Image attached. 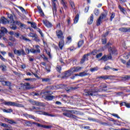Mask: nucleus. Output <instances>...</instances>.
<instances>
[{
  "label": "nucleus",
  "instance_id": "f257e3e1",
  "mask_svg": "<svg viewBox=\"0 0 130 130\" xmlns=\"http://www.w3.org/2000/svg\"><path fill=\"white\" fill-rule=\"evenodd\" d=\"M66 112L63 113V115L69 117V118H73L76 120L79 118L77 116L74 115L76 114L77 115H83V113L77 110H66Z\"/></svg>",
  "mask_w": 130,
  "mask_h": 130
},
{
  "label": "nucleus",
  "instance_id": "f03ea898",
  "mask_svg": "<svg viewBox=\"0 0 130 130\" xmlns=\"http://www.w3.org/2000/svg\"><path fill=\"white\" fill-rule=\"evenodd\" d=\"M5 105L7 106H16V107H23L22 104L16 103L15 102H5L3 103Z\"/></svg>",
  "mask_w": 130,
  "mask_h": 130
},
{
  "label": "nucleus",
  "instance_id": "7ed1b4c3",
  "mask_svg": "<svg viewBox=\"0 0 130 130\" xmlns=\"http://www.w3.org/2000/svg\"><path fill=\"white\" fill-rule=\"evenodd\" d=\"M14 54L17 55V56H21V55H26V52L24 51V49L17 50L15 49L13 50Z\"/></svg>",
  "mask_w": 130,
  "mask_h": 130
},
{
  "label": "nucleus",
  "instance_id": "20e7f679",
  "mask_svg": "<svg viewBox=\"0 0 130 130\" xmlns=\"http://www.w3.org/2000/svg\"><path fill=\"white\" fill-rule=\"evenodd\" d=\"M73 73L72 70L70 69V70L64 72L62 74V76L61 77V79H67L68 77H70L73 75Z\"/></svg>",
  "mask_w": 130,
  "mask_h": 130
},
{
  "label": "nucleus",
  "instance_id": "39448f33",
  "mask_svg": "<svg viewBox=\"0 0 130 130\" xmlns=\"http://www.w3.org/2000/svg\"><path fill=\"white\" fill-rule=\"evenodd\" d=\"M107 16V13L105 12L102 13V15L100 16L99 19L97 20V23L96 25L98 26H100V24H101V22H102V20L103 19H106V16Z\"/></svg>",
  "mask_w": 130,
  "mask_h": 130
},
{
  "label": "nucleus",
  "instance_id": "423d86ee",
  "mask_svg": "<svg viewBox=\"0 0 130 130\" xmlns=\"http://www.w3.org/2000/svg\"><path fill=\"white\" fill-rule=\"evenodd\" d=\"M56 35L58 39H64L62 31L58 29L56 31Z\"/></svg>",
  "mask_w": 130,
  "mask_h": 130
},
{
  "label": "nucleus",
  "instance_id": "0eeeda50",
  "mask_svg": "<svg viewBox=\"0 0 130 130\" xmlns=\"http://www.w3.org/2000/svg\"><path fill=\"white\" fill-rule=\"evenodd\" d=\"M83 95H84V96H89V97H91V96L96 95L95 94V92H94L92 89L89 90H85L83 93Z\"/></svg>",
  "mask_w": 130,
  "mask_h": 130
},
{
  "label": "nucleus",
  "instance_id": "6e6552de",
  "mask_svg": "<svg viewBox=\"0 0 130 130\" xmlns=\"http://www.w3.org/2000/svg\"><path fill=\"white\" fill-rule=\"evenodd\" d=\"M112 58V56L111 55V53L109 54L108 55H104L100 60H104V61H107L108 59H111Z\"/></svg>",
  "mask_w": 130,
  "mask_h": 130
},
{
  "label": "nucleus",
  "instance_id": "1a4fd4ad",
  "mask_svg": "<svg viewBox=\"0 0 130 130\" xmlns=\"http://www.w3.org/2000/svg\"><path fill=\"white\" fill-rule=\"evenodd\" d=\"M36 49L31 48L30 49V52L31 53H40V46L39 45H36L35 46Z\"/></svg>",
  "mask_w": 130,
  "mask_h": 130
},
{
  "label": "nucleus",
  "instance_id": "9d476101",
  "mask_svg": "<svg viewBox=\"0 0 130 130\" xmlns=\"http://www.w3.org/2000/svg\"><path fill=\"white\" fill-rule=\"evenodd\" d=\"M90 55H91V53L84 54L81 59L80 63H84L86 60H88L89 59L88 56H90Z\"/></svg>",
  "mask_w": 130,
  "mask_h": 130
},
{
  "label": "nucleus",
  "instance_id": "9b49d317",
  "mask_svg": "<svg viewBox=\"0 0 130 130\" xmlns=\"http://www.w3.org/2000/svg\"><path fill=\"white\" fill-rule=\"evenodd\" d=\"M53 3V15H56V12H57V8H56V3H57V0H52Z\"/></svg>",
  "mask_w": 130,
  "mask_h": 130
},
{
  "label": "nucleus",
  "instance_id": "f8f14e48",
  "mask_svg": "<svg viewBox=\"0 0 130 130\" xmlns=\"http://www.w3.org/2000/svg\"><path fill=\"white\" fill-rule=\"evenodd\" d=\"M34 112H35V113H38V114H40V115L43 114L44 115H47V116H53V115L50 114H48L46 112H43L42 111H41L40 110L39 111H34Z\"/></svg>",
  "mask_w": 130,
  "mask_h": 130
},
{
  "label": "nucleus",
  "instance_id": "ddd939ff",
  "mask_svg": "<svg viewBox=\"0 0 130 130\" xmlns=\"http://www.w3.org/2000/svg\"><path fill=\"white\" fill-rule=\"evenodd\" d=\"M43 23L45 24V26H46L48 28H51V27H52V23L48 21V20H43Z\"/></svg>",
  "mask_w": 130,
  "mask_h": 130
},
{
  "label": "nucleus",
  "instance_id": "4468645a",
  "mask_svg": "<svg viewBox=\"0 0 130 130\" xmlns=\"http://www.w3.org/2000/svg\"><path fill=\"white\" fill-rule=\"evenodd\" d=\"M113 76H108V75H105L102 76L98 77V79H102L103 80H109L110 79H112Z\"/></svg>",
  "mask_w": 130,
  "mask_h": 130
},
{
  "label": "nucleus",
  "instance_id": "2eb2a0df",
  "mask_svg": "<svg viewBox=\"0 0 130 130\" xmlns=\"http://www.w3.org/2000/svg\"><path fill=\"white\" fill-rule=\"evenodd\" d=\"M64 39H60L59 44L58 46L61 50H62V48H63V46H64V40H63Z\"/></svg>",
  "mask_w": 130,
  "mask_h": 130
},
{
  "label": "nucleus",
  "instance_id": "dca6fc26",
  "mask_svg": "<svg viewBox=\"0 0 130 130\" xmlns=\"http://www.w3.org/2000/svg\"><path fill=\"white\" fill-rule=\"evenodd\" d=\"M119 30L121 31V32H130V28L129 27H121L119 28Z\"/></svg>",
  "mask_w": 130,
  "mask_h": 130
},
{
  "label": "nucleus",
  "instance_id": "f3484780",
  "mask_svg": "<svg viewBox=\"0 0 130 130\" xmlns=\"http://www.w3.org/2000/svg\"><path fill=\"white\" fill-rule=\"evenodd\" d=\"M0 23L2 24H7V23H10V21L8 20L6 18L4 17H1L0 20Z\"/></svg>",
  "mask_w": 130,
  "mask_h": 130
},
{
  "label": "nucleus",
  "instance_id": "a211bd4d",
  "mask_svg": "<svg viewBox=\"0 0 130 130\" xmlns=\"http://www.w3.org/2000/svg\"><path fill=\"white\" fill-rule=\"evenodd\" d=\"M71 71H72L73 73H75V72H79L80 70H82V67H73L71 68Z\"/></svg>",
  "mask_w": 130,
  "mask_h": 130
},
{
  "label": "nucleus",
  "instance_id": "6ab92c4d",
  "mask_svg": "<svg viewBox=\"0 0 130 130\" xmlns=\"http://www.w3.org/2000/svg\"><path fill=\"white\" fill-rule=\"evenodd\" d=\"M109 51L110 53H112V54H115V53H116V49L115 48L110 47L109 49Z\"/></svg>",
  "mask_w": 130,
  "mask_h": 130
},
{
  "label": "nucleus",
  "instance_id": "aec40b11",
  "mask_svg": "<svg viewBox=\"0 0 130 130\" xmlns=\"http://www.w3.org/2000/svg\"><path fill=\"white\" fill-rule=\"evenodd\" d=\"M94 19V16L93 14H91L90 17V19L88 20L87 23L89 25H91L93 23V20Z\"/></svg>",
  "mask_w": 130,
  "mask_h": 130
},
{
  "label": "nucleus",
  "instance_id": "412c9836",
  "mask_svg": "<svg viewBox=\"0 0 130 130\" xmlns=\"http://www.w3.org/2000/svg\"><path fill=\"white\" fill-rule=\"evenodd\" d=\"M23 123H24V125H26V126H31V125H32L31 122L28 120H23Z\"/></svg>",
  "mask_w": 130,
  "mask_h": 130
},
{
  "label": "nucleus",
  "instance_id": "4be33fe9",
  "mask_svg": "<svg viewBox=\"0 0 130 130\" xmlns=\"http://www.w3.org/2000/svg\"><path fill=\"white\" fill-rule=\"evenodd\" d=\"M76 89H77V87H69L66 89V91L67 92H72L74 90H76Z\"/></svg>",
  "mask_w": 130,
  "mask_h": 130
},
{
  "label": "nucleus",
  "instance_id": "5701e85b",
  "mask_svg": "<svg viewBox=\"0 0 130 130\" xmlns=\"http://www.w3.org/2000/svg\"><path fill=\"white\" fill-rule=\"evenodd\" d=\"M61 4L63 6L64 9H67L68 6H67V3L66 2V0H61Z\"/></svg>",
  "mask_w": 130,
  "mask_h": 130
},
{
  "label": "nucleus",
  "instance_id": "b1692460",
  "mask_svg": "<svg viewBox=\"0 0 130 130\" xmlns=\"http://www.w3.org/2000/svg\"><path fill=\"white\" fill-rule=\"evenodd\" d=\"M5 121H6L7 122H8V123H10V124H13V123L15 124H17V122H15L13 120H9L8 119L6 118Z\"/></svg>",
  "mask_w": 130,
  "mask_h": 130
},
{
  "label": "nucleus",
  "instance_id": "393cba45",
  "mask_svg": "<svg viewBox=\"0 0 130 130\" xmlns=\"http://www.w3.org/2000/svg\"><path fill=\"white\" fill-rule=\"evenodd\" d=\"M37 8L39 10V13H40L41 16L43 17V16H44V13L43 12L42 9H41V7L40 6H38Z\"/></svg>",
  "mask_w": 130,
  "mask_h": 130
},
{
  "label": "nucleus",
  "instance_id": "a878e982",
  "mask_svg": "<svg viewBox=\"0 0 130 130\" xmlns=\"http://www.w3.org/2000/svg\"><path fill=\"white\" fill-rule=\"evenodd\" d=\"M36 106H41L42 107H44L45 105H44V104L43 103L39 102H36Z\"/></svg>",
  "mask_w": 130,
  "mask_h": 130
},
{
  "label": "nucleus",
  "instance_id": "bb28decb",
  "mask_svg": "<svg viewBox=\"0 0 130 130\" xmlns=\"http://www.w3.org/2000/svg\"><path fill=\"white\" fill-rule=\"evenodd\" d=\"M0 69H2L3 72H5V71H7V66L4 64H0Z\"/></svg>",
  "mask_w": 130,
  "mask_h": 130
},
{
  "label": "nucleus",
  "instance_id": "cd10ccee",
  "mask_svg": "<svg viewBox=\"0 0 130 130\" xmlns=\"http://www.w3.org/2000/svg\"><path fill=\"white\" fill-rule=\"evenodd\" d=\"M20 39H22V40H24L25 41H28V42H31V40L29 39H27L26 37H24L23 35H21L19 37Z\"/></svg>",
  "mask_w": 130,
  "mask_h": 130
},
{
  "label": "nucleus",
  "instance_id": "c85d7f7f",
  "mask_svg": "<svg viewBox=\"0 0 130 130\" xmlns=\"http://www.w3.org/2000/svg\"><path fill=\"white\" fill-rule=\"evenodd\" d=\"M23 86H24V87H26V89H32V88L30 86V84L29 83H24L23 84Z\"/></svg>",
  "mask_w": 130,
  "mask_h": 130
},
{
  "label": "nucleus",
  "instance_id": "c756f323",
  "mask_svg": "<svg viewBox=\"0 0 130 130\" xmlns=\"http://www.w3.org/2000/svg\"><path fill=\"white\" fill-rule=\"evenodd\" d=\"M8 17L9 18V19H10V20H11V21H12V22H13V23H15V21H14V17L13 16V15H12L11 14H9L7 13Z\"/></svg>",
  "mask_w": 130,
  "mask_h": 130
},
{
  "label": "nucleus",
  "instance_id": "7c9ffc66",
  "mask_svg": "<svg viewBox=\"0 0 130 130\" xmlns=\"http://www.w3.org/2000/svg\"><path fill=\"white\" fill-rule=\"evenodd\" d=\"M79 76L80 77H85V76H88V74L86 71L83 72H80L79 74Z\"/></svg>",
  "mask_w": 130,
  "mask_h": 130
},
{
  "label": "nucleus",
  "instance_id": "2f4dec72",
  "mask_svg": "<svg viewBox=\"0 0 130 130\" xmlns=\"http://www.w3.org/2000/svg\"><path fill=\"white\" fill-rule=\"evenodd\" d=\"M98 70H99V68H98V67H95L93 68H90L89 71H90L91 73H93V72H96L98 71Z\"/></svg>",
  "mask_w": 130,
  "mask_h": 130
},
{
  "label": "nucleus",
  "instance_id": "473e14b6",
  "mask_svg": "<svg viewBox=\"0 0 130 130\" xmlns=\"http://www.w3.org/2000/svg\"><path fill=\"white\" fill-rule=\"evenodd\" d=\"M10 28L11 29H12V30H16V29H17V26H16V25H15V24L12 23L10 25Z\"/></svg>",
  "mask_w": 130,
  "mask_h": 130
},
{
  "label": "nucleus",
  "instance_id": "72a5a7b5",
  "mask_svg": "<svg viewBox=\"0 0 130 130\" xmlns=\"http://www.w3.org/2000/svg\"><path fill=\"white\" fill-rule=\"evenodd\" d=\"M15 22L16 23L17 25H18V26H20V27H24L25 26V24H22L20 21H16Z\"/></svg>",
  "mask_w": 130,
  "mask_h": 130
},
{
  "label": "nucleus",
  "instance_id": "f704fd0d",
  "mask_svg": "<svg viewBox=\"0 0 130 130\" xmlns=\"http://www.w3.org/2000/svg\"><path fill=\"white\" fill-rule=\"evenodd\" d=\"M69 3L70 4V6H71V7L73 9V10H75V3H74V2L72 1H69Z\"/></svg>",
  "mask_w": 130,
  "mask_h": 130
},
{
  "label": "nucleus",
  "instance_id": "c9c22d12",
  "mask_svg": "<svg viewBox=\"0 0 130 130\" xmlns=\"http://www.w3.org/2000/svg\"><path fill=\"white\" fill-rule=\"evenodd\" d=\"M118 8L121 11V12H122V13H123L124 14H125V10H124V8H122L120 5L118 6Z\"/></svg>",
  "mask_w": 130,
  "mask_h": 130
},
{
  "label": "nucleus",
  "instance_id": "e433bc0d",
  "mask_svg": "<svg viewBox=\"0 0 130 130\" xmlns=\"http://www.w3.org/2000/svg\"><path fill=\"white\" fill-rule=\"evenodd\" d=\"M5 86H8V87H12V83L10 81H5Z\"/></svg>",
  "mask_w": 130,
  "mask_h": 130
},
{
  "label": "nucleus",
  "instance_id": "4c0bfd02",
  "mask_svg": "<svg viewBox=\"0 0 130 130\" xmlns=\"http://www.w3.org/2000/svg\"><path fill=\"white\" fill-rule=\"evenodd\" d=\"M79 21V14L76 15L75 18L74 19V23L75 24H77L78 21Z\"/></svg>",
  "mask_w": 130,
  "mask_h": 130
},
{
  "label": "nucleus",
  "instance_id": "58836bf2",
  "mask_svg": "<svg viewBox=\"0 0 130 130\" xmlns=\"http://www.w3.org/2000/svg\"><path fill=\"white\" fill-rule=\"evenodd\" d=\"M34 37L35 38V41L37 42H39V41H40V39H39V37L37 34H35Z\"/></svg>",
  "mask_w": 130,
  "mask_h": 130
},
{
  "label": "nucleus",
  "instance_id": "ea45409f",
  "mask_svg": "<svg viewBox=\"0 0 130 130\" xmlns=\"http://www.w3.org/2000/svg\"><path fill=\"white\" fill-rule=\"evenodd\" d=\"M32 124H35L36 125H37V126H39V127H43V126H44V125H42L41 124H40L39 123H36L35 122H33Z\"/></svg>",
  "mask_w": 130,
  "mask_h": 130
},
{
  "label": "nucleus",
  "instance_id": "a19ab883",
  "mask_svg": "<svg viewBox=\"0 0 130 130\" xmlns=\"http://www.w3.org/2000/svg\"><path fill=\"white\" fill-rule=\"evenodd\" d=\"M0 31L3 32L5 34L8 33V30H7V28H6L4 27H1V30Z\"/></svg>",
  "mask_w": 130,
  "mask_h": 130
},
{
  "label": "nucleus",
  "instance_id": "79ce46f5",
  "mask_svg": "<svg viewBox=\"0 0 130 130\" xmlns=\"http://www.w3.org/2000/svg\"><path fill=\"white\" fill-rule=\"evenodd\" d=\"M53 97V95H46V99H47V100H52Z\"/></svg>",
  "mask_w": 130,
  "mask_h": 130
},
{
  "label": "nucleus",
  "instance_id": "37998d69",
  "mask_svg": "<svg viewBox=\"0 0 130 130\" xmlns=\"http://www.w3.org/2000/svg\"><path fill=\"white\" fill-rule=\"evenodd\" d=\"M83 44H84V41L82 40V41H79L78 43V47L79 48L81 47V46H82V45H83Z\"/></svg>",
  "mask_w": 130,
  "mask_h": 130
},
{
  "label": "nucleus",
  "instance_id": "c03bdc74",
  "mask_svg": "<svg viewBox=\"0 0 130 130\" xmlns=\"http://www.w3.org/2000/svg\"><path fill=\"white\" fill-rule=\"evenodd\" d=\"M94 13L96 16H98V15H99V14H100V12L99 11V10H98V9H95L94 10Z\"/></svg>",
  "mask_w": 130,
  "mask_h": 130
},
{
  "label": "nucleus",
  "instance_id": "a18cd8bd",
  "mask_svg": "<svg viewBox=\"0 0 130 130\" xmlns=\"http://www.w3.org/2000/svg\"><path fill=\"white\" fill-rule=\"evenodd\" d=\"M114 17H115V13H112L111 17H110V21H112V20H113Z\"/></svg>",
  "mask_w": 130,
  "mask_h": 130
},
{
  "label": "nucleus",
  "instance_id": "49530a36",
  "mask_svg": "<svg viewBox=\"0 0 130 130\" xmlns=\"http://www.w3.org/2000/svg\"><path fill=\"white\" fill-rule=\"evenodd\" d=\"M42 82H49V81H50V79L49 78H42Z\"/></svg>",
  "mask_w": 130,
  "mask_h": 130
},
{
  "label": "nucleus",
  "instance_id": "de8ad7c7",
  "mask_svg": "<svg viewBox=\"0 0 130 130\" xmlns=\"http://www.w3.org/2000/svg\"><path fill=\"white\" fill-rule=\"evenodd\" d=\"M31 27L32 28H34V29H36L37 28V25H36V23L35 22H32L31 24Z\"/></svg>",
  "mask_w": 130,
  "mask_h": 130
},
{
  "label": "nucleus",
  "instance_id": "09e8293b",
  "mask_svg": "<svg viewBox=\"0 0 130 130\" xmlns=\"http://www.w3.org/2000/svg\"><path fill=\"white\" fill-rule=\"evenodd\" d=\"M56 70L59 72L60 73V71H61V67L59 66H57L56 67Z\"/></svg>",
  "mask_w": 130,
  "mask_h": 130
},
{
  "label": "nucleus",
  "instance_id": "8fccbe9b",
  "mask_svg": "<svg viewBox=\"0 0 130 130\" xmlns=\"http://www.w3.org/2000/svg\"><path fill=\"white\" fill-rule=\"evenodd\" d=\"M8 55L10 57H11V58H14V57H15V55L13 53H8Z\"/></svg>",
  "mask_w": 130,
  "mask_h": 130
},
{
  "label": "nucleus",
  "instance_id": "3c124183",
  "mask_svg": "<svg viewBox=\"0 0 130 130\" xmlns=\"http://www.w3.org/2000/svg\"><path fill=\"white\" fill-rule=\"evenodd\" d=\"M0 58L3 60V61H8V60L2 56L1 54H0Z\"/></svg>",
  "mask_w": 130,
  "mask_h": 130
},
{
  "label": "nucleus",
  "instance_id": "603ef678",
  "mask_svg": "<svg viewBox=\"0 0 130 130\" xmlns=\"http://www.w3.org/2000/svg\"><path fill=\"white\" fill-rule=\"evenodd\" d=\"M29 102L32 105H36V101H34V100H29Z\"/></svg>",
  "mask_w": 130,
  "mask_h": 130
},
{
  "label": "nucleus",
  "instance_id": "864d4df0",
  "mask_svg": "<svg viewBox=\"0 0 130 130\" xmlns=\"http://www.w3.org/2000/svg\"><path fill=\"white\" fill-rule=\"evenodd\" d=\"M101 89H103L104 88H107V86L105 84H102L101 86H100Z\"/></svg>",
  "mask_w": 130,
  "mask_h": 130
},
{
  "label": "nucleus",
  "instance_id": "5fc2aeb1",
  "mask_svg": "<svg viewBox=\"0 0 130 130\" xmlns=\"http://www.w3.org/2000/svg\"><path fill=\"white\" fill-rule=\"evenodd\" d=\"M100 123L102 125H106V126L110 125L109 123L107 122H100Z\"/></svg>",
  "mask_w": 130,
  "mask_h": 130
},
{
  "label": "nucleus",
  "instance_id": "6e6d98bb",
  "mask_svg": "<svg viewBox=\"0 0 130 130\" xmlns=\"http://www.w3.org/2000/svg\"><path fill=\"white\" fill-rule=\"evenodd\" d=\"M5 34H6L5 32L2 31V30H0V38L4 37V36H5Z\"/></svg>",
  "mask_w": 130,
  "mask_h": 130
},
{
  "label": "nucleus",
  "instance_id": "4d7b16f0",
  "mask_svg": "<svg viewBox=\"0 0 130 130\" xmlns=\"http://www.w3.org/2000/svg\"><path fill=\"white\" fill-rule=\"evenodd\" d=\"M102 55H103L102 53H100L99 54H96V57L97 58H100V57L102 56Z\"/></svg>",
  "mask_w": 130,
  "mask_h": 130
},
{
  "label": "nucleus",
  "instance_id": "13d9d810",
  "mask_svg": "<svg viewBox=\"0 0 130 130\" xmlns=\"http://www.w3.org/2000/svg\"><path fill=\"white\" fill-rule=\"evenodd\" d=\"M0 125H1V126H3L4 127H8V125H7L6 123H1Z\"/></svg>",
  "mask_w": 130,
  "mask_h": 130
},
{
  "label": "nucleus",
  "instance_id": "bf43d9fd",
  "mask_svg": "<svg viewBox=\"0 0 130 130\" xmlns=\"http://www.w3.org/2000/svg\"><path fill=\"white\" fill-rule=\"evenodd\" d=\"M90 54H93V55H96L97 54V51L96 50H94L92 52L90 53Z\"/></svg>",
  "mask_w": 130,
  "mask_h": 130
},
{
  "label": "nucleus",
  "instance_id": "052dcab7",
  "mask_svg": "<svg viewBox=\"0 0 130 130\" xmlns=\"http://www.w3.org/2000/svg\"><path fill=\"white\" fill-rule=\"evenodd\" d=\"M107 41V40H106V39H103L102 40V42L103 44H106Z\"/></svg>",
  "mask_w": 130,
  "mask_h": 130
},
{
  "label": "nucleus",
  "instance_id": "680f3d73",
  "mask_svg": "<svg viewBox=\"0 0 130 130\" xmlns=\"http://www.w3.org/2000/svg\"><path fill=\"white\" fill-rule=\"evenodd\" d=\"M19 9H20V10H21V11L23 12V13H26V11H25V9L22 7H19Z\"/></svg>",
  "mask_w": 130,
  "mask_h": 130
},
{
  "label": "nucleus",
  "instance_id": "e2e57ef3",
  "mask_svg": "<svg viewBox=\"0 0 130 130\" xmlns=\"http://www.w3.org/2000/svg\"><path fill=\"white\" fill-rule=\"evenodd\" d=\"M46 71L47 72V73H50V67H46Z\"/></svg>",
  "mask_w": 130,
  "mask_h": 130
},
{
  "label": "nucleus",
  "instance_id": "0e129e2a",
  "mask_svg": "<svg viewBox=\"0 0 130 130\" xmlns=\"http://www.w3.org/2000/svg\"><path fill=\"white\" fill-rule=\"evenodd\" d=\"M112 115L113 116H115V117H117L118 118H120V117H119V116H118V115H117V114L113 113V114H112Z\"/></svg>",
  "mask_w": 130,
  "mask_h": 130
},
{
  "label": "nucleus",
  "instance_id": "69168bd1",
  "mask_svg": "<svg viewBox=\"0 0 130 130\" xmlns=\"http://www.w3.org/2000/svg\"><path fill=\"white\" fill-rule=\"evenodd\" d=\"M11 112H13V110H12V109H9L6 111L7 113H10Z\"/></svg>",
  "mask_w": 130,
  "mask_h": 130
},
{
  "label": "nucleus",
  "instance_id": "338daca9",
  "mask_svg": "<svg viewBox=\"0 0 130 130\" xmlns=\"http://www.w3.org/2000/svg\"><path fill=\"white\" fill-rule=\"evenodd\" d=\"M29 36L30 37H34L35 36V34H34L33 32H30L29 33Z\"/></svg>",
  "mask_w": 130,
  "mask_h": 130
},
{
  "label": "nucleus",
  "instance_id": "774afa93",
  "mask_svg": "<svg viewBox=\"0 0 130 130\" xmlns=\"http://www.w3.org/2000/svg\"><path fill=\"white\" fill-rule=\"evenodd\" d=\"M43 127L44 128H51V126H47L44 125Z\"/></svg>",
  "mask_w": 130,
  "mask_h": 130
}]
</instances>
